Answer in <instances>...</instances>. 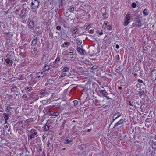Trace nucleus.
I'll use <instances>...</instances> for the list:
<instances>
[{
    "instance_id": "obj_36",
    "label": "nucleus",
    "mask_w": 156,
    "mask_h": 156,
    "mask_svg": "<svg viewBox=\"0 0 156 156\" xmlns=\"http://www.w3.org/2000/svg\"><path fill=\"white\" fill-rule=\"evenodd\" d=\"M37 35H35L34 36L33 40L37 41Z\"/></svg>"
},
{
    "instance_id": "obj_54",
    "label": "nucleus",
    "mask_w": 156,
    "mask_h": 156,
    "mask_svg": "<svg viewBox=\"0 0 156 156\" xmlns=\"http://www.w3.org/2000/svg\"><path fill=\"white\" fill-rule=\"evenodd\" d=\"M13 0H9V2H11Z\"/></svg>"
},
{
    "instance_id": "obj_49",
    "label": "nucleus",
    "mask_w": 156,
    "mask_h": 156,
    "mask_svg": "<svg viewBox=\"0 0 156 156\" xmlns=\"http://www.w3.org/2000/svg\"><path fill=\"white\" fill-rule=\"evenodd\" d=\"M29 9V8H25V10L26 11L28 12Z\"/></svg>"
},
{
    "instance_id": "obj_61",
    "label": "nucleus",
    "mask_w": 156,
    "mask_h": 156,
    "mask_svg": "<svg viewBox=\"0 0 156 156\" xmlns=\"http://www.w3.org/2000/svg\"><path fill=\"white\" fill-rule=\"evenodd\" d=\"M156 7V6H155Z\"/></svg>"
},
{
    "instance_id": "obj_19",
    "label": "nucleus",
    "mask_w": 156,
    "mask_h": 156,
    "mask_svg": "<svg viewBox=\"0 0 156 156\" xmlns=\"http://www.w3.org/2000/svg\"><path fill=\"white\" fill-rule=\"evenodd\" d=\"M59 113L58 112H55L50 113V115L53 116H57L59 115Z\"/></svg>"
},
{
    "instance_id": "obj_35",
    "label": "nucleus",
    "mask_w": 156,
    "mask_h": 156,
    "mask_svg": "<svg viewBox=\"0 0 156 156\" xmlns=\"http://www.w3.org/2000/svg\"><path fill=\"white\" fill-rule=\"evenodd\" d=\"M132 7L134 8H135L136 6V4L135 3H133L131 5Z\"/></svg>"
},
{
    "instance_id": "obj_42",
    "label": "nucleus",
    "mask_w": 156,
    "mask_h": 156,
    "mask_svg": "<svg viewBox=\"0 0 156 156\" xmlns=\"http://www.w3.org/2000/svg\"><path fill=\"white\" fill-rule=\"evenodd\" d=\"M97 34H99L100 35H102L103 34V32H99L98 31H97Z\"/></svg>"
},
{
    "instance_id": "obj_9",
    "label": "nucleus",
    "mask_w": 156,
    "mask_h": 156,
    "mask_svg": "<svg viewBox=\"0 0 156 156\" xmlns=\"http://www.w3.org/2000/svg\"><path fill=\"white\" fill-rule=\"evenodd\" d=\"M120 113L119 112L115 113L113 116V121L116 119L117 118H118L121 115Z\"/></svg>"
},
{
    "instance_id": "obj_50",
    "label": "nucleus",
    "mask_w": 156,
    "mask_h": 156,
    "mask_svg": "<svg viewBox=\"0 0 156 156\" xmlns=\"http://www.w3.org/2000/svg\"><path fill=\"white\" fill-rule=\"evenodd\" d=\"M66 141L68 143L70 142L71 141V140H69V139H67Z\"/></svg>"
},
{
    "instance_id": "obj_51",
    "label": "nucleus",
    "mask_w": 156,
    "mask_h": 156,
    "mask_svg": "<svg viewBox=\"0 0 156 156\" xmlns=\"http://www.w3.org/2000/svg\"><path fill=\"white\" fill-rule=\"evenodd\" d=\"M26 16V15L25 13L22 16V18H23L24 17H25Z\"/></svg>"
},
{
    "instance_id": "obj_55",
    "label": "nucleus",
    "mask_w": 156,
    "mask_h": 156,
    "mask_svg": "<svg viewBox=\"0 0 156 156\" xmlns=\"http://www.w3.org/2000/svg\"><path fill=\"white\" fill-rule=\"evenodd\" d=\"M108 99H109L110 98H109L108 97H106Z\"/></svg>"
},
{
    "instance_id": "obj_15",
    "label": "nucleus",
    "mask_w": 156,
    "mask_h": 156,
    "mask_svg": "<svg viewBox=\"0 0 156 156\" xmlns=\"http://www.w3.org/2000/svg\"><path fill=\"white\" fill-rule=\"evenodd\" d=\"M39 92H40V94L41 95H45L46 94H47V91L44 90H41Z\"/></svg>"
},
{
    "instance_id": "obj_21",
    "label": "nucleus",
    "mask_w": 156,
    "mask_h": 156,
    "mask_svg": "<svg viewBox=\"0 0 156 156\" xmlns=\"http://www.w3.org/2000/svg\"><path fill=\"white\" fill-rule=\"evenodd\" d=\"M25 90L27 92H28L29 91H31L33 90V89L31 87L27 86L25 88Z\"/></svg>"
},
{
    "instance_id": "obj_12",
    "label": "nucleus",
    "mask_w": 156,
    "mask_h": 156,
    "mask_svg": "<svg viewBox=\"0 0 156 156\" xmlns=\"http://www.w3.org/2000/svg\"><path fill=\"white\" fill-rule=\"evenodd\" d=\"M34 24L32 21H30L28 25V27L30 28H32L34 26Z\"/></svg>"
},
{
    "instance_id": "obj_7",
    "label": "nucleus",
    "mask_w": 156,
    "mask_h": 156,
    "mask_svg": "<svg viewBox=\"0 0 156 156\" xmlns=\"http://www.w3.org/2000/svg\"><path fill=\"white\" fill-rule=\"evenodd\" d=\"M99 92L101 94V95H102V96L107 97V95L108 94V93L105 90H100L99 91Z\"/></svg>"
},
{
    "instance_id": "obj_52",
    "label": "nucleus",
    "mask_w": 156,
    "mask_h": 156,
    "mask_svg": "<svg viewBox=\"0 0 156 156\" xmlns=\"http://www.w3.org/2000/svg\"><path fill=\"white\" fill-rule=\"evenodd\" d=\"M90 131H91V129H89L87 130V131L88 132H89Z\"/></svg>"
},
{
    "instance_id": "obj_8",
    "label": "nucleus",
    "mask_w": 156,
    "mask_h": 156,
    "mask_svg": "<svg viewBox=\"0 0 156 156\" xmlns=\"http://www.w3.org/2000/svg\"><path fill=\"white\" fill-rule=\"evenodd\" d=\"M151 76L152 79H156V70H154L151 72Z\"/></svg>"
},
{
    "instance_id": "obj_43",
    "label": "nucleus",
    "mask_w": 156,
    "mask_h": 156,
    "mask_svg": "<svg viewBox=\"0 0 156 156\" xmlns=\"http://www.w3.org/2000/svg\"><path fill=\"white\" fill-rule=\"evenodd\" d=\"M115 58L117 60H119V55H117L115 57Z\"/></svg>"
},
{
    "instance_id": "obj_17",
    "label": "nucleus",
    "mask_w": 156,
    "mask_h": 156,
    "mask_svg": "<svg viewBox=\"0 0 156 156\" xmlns=\"http://www.w3.org/2000/svg\"><path fill=\"white\" fill-rule=\"evenodd\" d=\"M70 31L73 34H74L76 33L77 31V28L76 27H74Z\"/></svg>"
},
{
    "instance_id": "obj_48",
    "label": "nucleus",
    "mask_w": 156,
    "mask_h": 156,
    "mask_svg": "<svg viewBox=\"0 0 156 156\" xmlns=\"http://www.w3.org/2000/svg\"><path fill=\"white\" fill-rule=\"evenodd\" d=\"M46 138V136L44 135H43L42 136V139L43 140L44 139Z\"/></svg>"
},
{
    "instance_id": "obj_11",
    "label": "nucleus",
    "mask_w": 156,
    "mask_h": 156,
    "mask_svg": "<svg viewBox=\"0 0 156 156\" xmlns=\"http://www.w3.org/2000/svg\"><path fill=\"white\" fill-rule=\"evenodd\" d=\"M4 116V119H5V124H7V121L9 119V114H8L6 113H4L3 114Z\"/></svg>"
},
{
    "instance_id": "obj_6",
    "label": "nucleus",
    "mask_w": 156,
    "mask_h": 156,
    "mask_svg": "<svg viewBox=\"0 0 156 156\" xmlns=\"http://www.w3.org/2000/svg\"><path fill=\"white\" fill-rule=\"evenodd\" d=\"M6 107V110L7 112L9 113V115L12 114L13 112V111L12 110L13 108L12 107H10L9 106H7Z\"/></svg>"
},
{
    "instance_id": "obj_27",
    "label": "nucleus",
    "mask_w": 156,
    "mask_h": 156,
    "mask_svg": "<svg viewBox=\"0 0 156 156\" xmlns=\"http://www.w3.org/2000/svg\"><path fill=\"white\" fill-rule=\"evenodd\" d=\"M69 69L67 67L65 66L63 67L62 70L63 71V72H66Z\"/></svg>"
},
{
    "instance_id": "obj_47",
    "label": "nucleus",
    "mask_w": 156,
    "mask_h": 156,
    "mask_svg": "<svg viewBox=\"0 0 156 156\" xmlns=\"http://www.w3.org/2000/svg\"><path fill=\"white\" fill-rule=\"evenodd\" d=\"M115 47L117 49H119V47L118 44H116Z\"/></svg>"
},
{
    "instance_id": "obj_30",
    "label": "nucleus",
    "mask_w": 156,
    "mask_h": 156,
    "mask_svg": "<svg viewBox=\"0 0 156 156\" xmlns=\"http://www.w3.org/2000/svg\"><path fill=\"white\" fill-rule=\"evenodd\" d=\"M66 76H67V75H66V73H63L61 75L59 76V77L60 78H62Z\"/></svg>"
},
{
    "instance_id": "obj_5",
    "label": "nucleus",
    "mask_w": 156,
    "mask_h": 156,
    "mask_svg": "<svg viewBox=\"0 0 156 156\" xmlns=\"http://www.w3.org/2000/svg\"><path fill=\"white\" fill-rule=\"evenodd\" d=\"M11 90L12 92H16L17 93V94L16 93V95H18L20 93L19 92L20 91V88L18 89L16 86L12 88Z\"/></svg>"
},
{
    "instance_id": "obj_58",
    "label": "nucleus",
    "mask_w": 156,
    "mask_h": 156,
    "mask_svg": "<svg viewBox=\"0 0 156 156\" xmlns=\"http://www.w3.org/2000/svg\"><path fill=\"white\" fill-rule=\"evenodd\" d=\"M63 149L64 150H65L66 149L65 148H63Z\"/></svg>"
},
{
    "instance_id": "obj_29",
    "label": "nucleus",
    "mask_w": 156,
    "mask_h": 156,
    "mask_svg": "<svg viewBox=\"0 0 156 156\" xmlns=\"http://www.w3.org/2000/svg\"><path fill=\"white\" fill-rule=\"evenodd\" d=\"M48 67V65H46L44 66V71H47L49 69V67Z\"/></svg>"
},
{
    "instance_id": "obj_59",
    "label": "nucleus",
    "mask_w": 156,
    "mask_h": 156,
    "mask_svg": "<svg viewBox=\"0 0 156 156\" xmlns=\"http://www.w3.org/2000/svg\"><path fill=\"white\" fill-rule=\"evenodd\" d=\"M0 112H3V111H2L1 110H0Z\"/></svg>"
},
{
    "instance_id": "obj_10",
    "label": "nucleus",
    "mask_w": 156,
    "mask_h": 156,
    "mask_svg": "<svg viewBox=\"0 0 156 156\" xmlns=\"http://www.w3.org/2000/svg\"><path fill=\"white\" fill-rule=\"evenodd\" d=\"M124 120L123 119H121L118 122L114 125L113 128H114L119 125L122 124Z\"/></svg>"
},
{
    "instance_id": "obj_24",
    "label": "nucleus",
    "mask_w": 156,
    "mask_h": 156,
    "mask_svg": "<svg viewBox=\"0 0 156 156\" xmlns=\"http://www.w3.org/2000/svg\"><path fill=\"white\" fill-rule=\"evenodd\" d=\"M73 102L74 103V105H73L75 107H76L77 105L78 104V101L76 100H75L73 101Z\"/></svg>"
},
{
    "instance_id": "obj_41",
    "label": "nucleus",
    "mask_w": 156,
    "mask_h": 156,
    "mask_svg": "<svg viewBox=\"0 0 156 156\" xmlns=\"http://www.w3.org/2000/svg\"><path fill=\"white\" fill-rule=\"evenodd\" d=\"M61 26H58L56 27V29L58 30H59L61 29Z\"/></svg>"
},
{
    "instance_id": "obj_45",
    "label": "nucleus",
    "mask_w": 156,
    "mask_h": 156,
    "mask_svg": "<svg viewBox=\"0 0 156 156\" xmlns=\"http://www.w3.org/2000/svg\"><path fill=\"white\" fill-rule=\"evenodd\" d=\"M50 144V143L49 141L48 140V143H47V147H49V145Z\"/></svg>"
},
{
    "instance_id": "obj_20",
    "label": "nucleus",
    "mask_w": 156,
    "mask_h": 156,
    "mask_svg": "<svg viewBox=\"0 0 156 156\" xmlns=\"http://www.w3.org/2000/svg\"><path fill=\"white\" fill-rule=\"evenodd\" d=\"M69 45V43L67 42H65L62 45V47H67Z\"/></svg>"
},
{
    "instance_id": "obj_46",
    "label": "nucleus",
    "mask_w": 156,
    "mask_h": 156,
    "mask_svg": "<svg viewBox=\"0 0 156 156\" xmlns=\"http://www.w3.org/2000/svg\"><path fill=\"white\" fill-rule=\"evenodd\" d=\"M23 98H27V96L26 94H25L23 96Z\"/></svg>"
},
{
    "instance_id": "obj_16",
    "label": "nucleus",
    "mask_w": 156,
    "mask_h": 156,
    "mask_svg": "<svg viewBox=\"0 0 156 156\" xmlns=\"http://www.w3.org/2000/svg\"><path fill=\"white\" fill-rule=\"evenodd\" d=\"M76 41L78 44L77 47H78V46L80 45L82 43L81 40L79 38H77L76 39Z\"/></svg>"
},
{
    "instance_id": "obj_23",
    "label": "nucleus",
    "mask_w": 156,
    "mask_h": 156,
    "mask_svg": "<svg viewBox=\"0 0 156 156\" xmlns=\"http://www.w3.org/2000/svg\"><path fill=\"white\" fill-rule=\"evenodd\" d=\"M73 52H69L68 54L67 55H68V57H69L70 58H73V55L72 54L73 53Z\"/></svg>"
},
{
    "instance_id": "obj_4",
    "label": "nucleus",
    "mask_w": 156,
    "mask_h": 156,
    "mask_svg": "<svg viewBox=\"0 0 156 156\" xmlns=\"http://www.w3.org/2000/svg\"><path fill=\"white\" fill-rule=\"evenodd\" d=\"M83 44L81 45V47H78L77 48V51L81 55H84L85 54V50L82 49V48L83 47Z\"/></svg>"
},
{
    "instance_id": "obj_57",
    "label": "nucleus",
    "mask_w": 156,
    "mask_h": 156,
    "mask_svg": "<svg viewBox=\"0 0 156 156\" xmlns=\"http://www.w3.org/2000/svg\"><path fill=\"white\" fill-rule=\"evenodd\" d=\"M94 67V66H93V67L94 68V69H95V67Z\"/></svg>"
},
{
    "instance_id": "obj_37",
    "label": "nucleus",
    "mask_w": 156,
    "mask_h": 156,
    "mask_svg": "<svg viewBox=\"0 0 156 156\" xmlns=\"http://www.w3.org/2000/svg\"><path fill=\"white\" fill-rule=\"evenodd\" d=\"M38 73V74H39L40 75H41L42 77H43L44 75V74L42 72H39Z\"/></svg>"
},
{
    "instance_id": "obj_3",
    "label": "nucleus",
    "mask_w": 156,
    "mask_h": 156,
    "mask_svg": "<svg viewBox=\"0 0 156 156\" xmlns=\"http://www.w3.org/2000/svg\"><path fill=\"white\" fill-rule=\"evenodd\" d=\"M130 14L128 13L126 14L125 19L124 20V24L125 26H127L129 22V20L130 19V17L129 16Z\"/></svg>"
},
{
    "instance_id": "obj_39",
    "label": "nucleus",
    "mask_w": 156,
    "mask_h": 156,
    "mask_svg": "<svg viewBox=\"0 0 156 156\" xmlns=\"http://www.w3.org/2000/svg\"><path fill=\"white\" fill-rule=\"evenodd\" d=\"M137 81L138 82H139L140 83H143V81L142 80H140V79H138L137 80Z\"/></svg>"
},
{
    "instance_id": "obj_53",
    "label": "nucleus",
    "mask_w": 156,
    "mask_h": 156,
    "mask_svg": "<svg viewBox=\"0 0 156 156\" xmlns=\"http://www.w3.org/2000/svg\"><path fill=\"white\" fill-rule=\"evenodd\" d=\"M39 150L40 151H42V149L41 148H40Z\"/></svg>"
},
{
    "instance_id": "obj_44",
    "label": "nucleus",
    "mask_w": 156,
    "mask_h": 156,
    "mask_svg": "<svg viewBox=\"0 0 156 156\" xmlns=\"http://www.w3.org/2000/svg\"><path fill=\"white\" fill-rule=\"evenodd\" d=\"M129 105L131 106H133V105H135V104H133V102L132 103L131 102H129Z\"/></svg>"
},
{
    "instance_id": "obj_56",
    "label": "nucleus",
    "mask_w": 156,
    "mask_h": 156,
    "mask_svg": "<svg viewBox=\"0 0 156 156\" xmlns=\"http://www.w3.org/2000/svg\"><path fill=\"white\" fill-rule=\"evenodd\" d=\"M105 14H103V16L105 17Z\"/></svg>"
},
{
    "instance_id": "obj_32",
    "label": "nucleus",
    "mask_w": 156,
    "mask_h": 156,
    "mask_svg": "<svg viewBox=\"0 0 156 156\" xmlns=\"http://www.w3.org/2000/svg\"><path fill=\"white\" fill-rule=\"evenodd\" d=\"M60 58L59 57H58L55 61L54 62H55V63H57L60 60Z\"/></svg>"
},
{
    "instance_id": "obj_28",
    "label": "nucleus",
    "mask_w": 156,
    "mask_h": 156,
    "mask_svg": "<svg viewBox=\"0 0 156 156\" xmlns=\"http://www.w3.org/2000/svg\"><path fill=\"white\" fill-rule=\"evenodd\" d=\"M145 91L144 90H140L139 91V94H140V96H141L143 95H144L145 94Z\"/></svg>"
},
{
    "instance_id": "obj_18",
    "label": "nucleus",
    "mask_w": 156,
    "mask_h": 156,
    "mask_svg": "<svg viewBox=\"0 0 156 156\" xmlns=\"http://www.w3.org/2000/svg\"><path fill=\"white\" fill-rule=\"evenodd\" d=\"M5 62L6 63L9 64V65H12V60H10L9 58H7L5 60Z\"/></svg>"
},
{
    "instance_id": "obj_13",
    "label": "nucleus",
    "mask_w": 156,
    "mask_h": 156,
    "mask_svg": "<svg viewBox=\"0 0 156 156\" xmlns=\"http://www.w3.org/2000/svg\"><path fill=\"white\" fill-rule=\"evenodd\" d=\"M37 134V132H34L33 133L31 134L29 137V139H31L35 137V136Z\"/></svg>"
},
{
    "instance_id": "obj_34",
    "label": "nucleus",
    "mask_w": 156,
    "mask_h": 156,
    "mask_svg": "<svg viewBox=\"0 0 156 156\" xmlns=\"http://www.w3.org/2000/svg\"><path fill=\"white\" fill-rule=\"evenodd\" d=\"M33 98L35 99V100H36L39 99V97L37 95H35V96L33 97Z\"/></svg>"
},
{
    "instance_id": "obj_38",
    "label": "nucleus",
    "mask_w": 156,
    "mask_h": 156,
    "mask_svg": "<svg viewBox=\"0 0 156 156\" xmlns=\"http://www.w3.org/2000/svg\"><path fill=\"white\" fill-rule=\"evenodd\" d=\"M37 49L36 48H34L33 49V51L32 52V53L33 54H34L36 53V51H37Z\"/></svg>"
},
{
    "instance_id": "obj_26",
    "label": "nucleus",
    "mask_w": 156,
    "mask_h": 156,
    "mask_svg": "<svg viewBox=\"0 0 156 156\" xmlns=\"http://www.w3.org/2000/svg\"><path fill=\"white\" fill-rule=\"evenodd\" d=\"M143 14L145 16L148 15V14L147 10L146 9H144L143 10Z\"/></svg>"
},
{
    "instance_id": "obj_14",
    "label": "nucleus",
    "mask_w": 156,
    "mask_h": 156,
    "mask_svg": "<svg viewBox=\"0 0 156 156\" xmlns=\"http://www.w3.org/2000/svg\"><path fill=\"white\" fill-rule=\"evenodd\" d=\"M50 126L46 124L43 127L44 130L45 131H48L49 130Z\"/></svg>"
},
{
    "instance_id": "obj_40",
    "label": "nucleus",
    "mask_w": 156,
    "mask_h": 156,
    "mask_svg": "<svg viewBox=\"0 0 156 156\" xmlns=\"http://www.w3.org/2000/svg\"><path fill=\"white\" fill-rule=\"evenodd\" d=\"M107 28L108 29V30H111L112 29V28H111V27L108 25L107 27Z\"/></svg>"
},
{
    "instance_id": "obj_25",
    "label": "nucleus",
    "mask_w": 156,
    "mask_h": 156,
    "mask_svg": "<svg viewBox=\"0 0 156 156\" xmlns=\"http://www.w3.org/2000/svg\"><path fill=\"white\" fill-rule=\"evenodd\" d=\"M37 41L33 40L31 42V45L32 46H35L37 44Z\"/></svg>"
},
{
    "instance_id": "obj_31",
    "label": "nucleus",
    "mask_w": 156,
    "mask_h": 156,
    "mask_svg": "<svg viewBox=\"0 0 156 156\" xmlns=\"http://www.w3.org/2000/svg\"><path fill=\"white\" fill-rule=\"evenodd\" d=\"M74 10V7H70L69 9H68V10L69 11L71 12L73 11Z\"/></svg>"
},
{
    "instance_id": "obj_1",
    "label": "nucleus",
    "mask_w": 156,
    "mask_h": 156,
    "mask_svg": "<svg viewBox=\"0 0 156 156\" xmlns=\"http://www.w3.org/2000/svg\"><path fill=\"white\" fill-rule=\"evenodd\" d=\"M39 3L37 0H34L31 4V8L32 9H37L38 8Z\"/></svg>"
},
{
    "instance_id": "obj_60",
    "label": "nucleus",
    "mask_w": 156,
    "mask_h": 156,
    "mask_svg": "<svg viewBox=\"0 0 156 156\" xmlns=\"http://www.w3.org/2000/svg\"><path fill=\"white\" fill-rule=\"evenodd\" d=\"M121 66H119V68H120L121 67Z\"/></svg>"
},
{
    "instance_id": "obj_22",
    "label": "nucleus",
    "mask_w": 156,
    "mask_h": 156,
    "mask_svg": "<svg viewBox=\"0 0 156 156\" xmlns=\"http://www.w3.org/2000/svg\"><path fill=\"white\" fill-rule=\"evenodd\" d=\"M140 102L139 101L136 103H134V104H135L134 106H136L137 107H139V106L140 105Z\"/></svg>"
},
{
    "instance_id": "obj_2",
    "label": "nucleus",
    "mask_w": 156,
    "mask_h": 156,
    "mask_svg": "<svg viewBox=\"0 0 156 156\" xmlns=\"http://www.w3.org/2000/svg\"><path fill=\"white\" fill-rule=\"evenodd\" d=\"M104 102V100L100 101L96 100L95 101V104L96 106L98 107V108H100L104 106L105 105Z\"/></svg>"
},
{
    "instance_id": "obj_33",
    "label": "nucleus",
    "mask_w": 156,
    "mask_h": 156,
    "mask_svg": "<svg viewBox=\"0 0 156 156\" xmlns=\"http://www.w3.org/2000/svg\"><path fill=\"white\" fill-rule=\"evenodd\" d=\"M41 77V75H40L39 74H38V73L37 74V77L35 78V79H36V80L38 81L39 80V79H37V78H40Z\"/></svg>"
}]
</instances>
